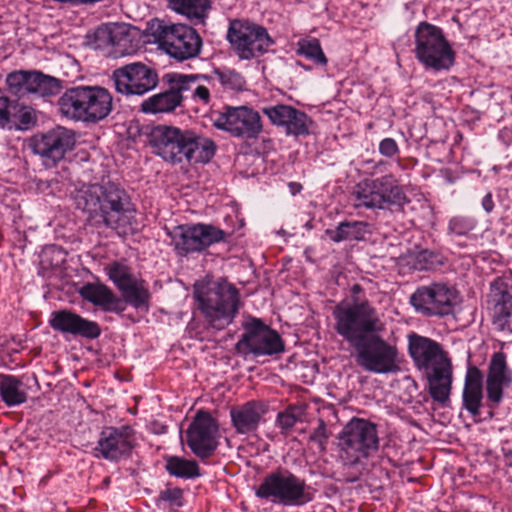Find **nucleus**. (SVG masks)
I'll return each instance as SVG.
<instances>
[{
    "mask_svg": "<svg viewBox=\"0 0 512 512\" xmlns=\"http://www.w3.org/2000/svg\"><path fill=\"white\" fill-rule=\"evenodd\" d=\"M351 301H340L332 311L334 330L349 346L359 367L375 374H392L400 370L399 350L381 336L385 329L377 308L358 295L360 284L351 289Z\"/></svg>",
    "mask_w": 512,
    "mask_h": 512,
    "instance_id": "nucleus-1",
    "label": "nucleus"
},
{
    "mask_svg": "<svg viewBox=\"0 0 512 512\" xmlns=\"http://www.w3.org/2000/svg\"><path fill=\"white\" fill-rule=\"evenodd\" d=\"M74 203L95 228L124 229L132 224L136 206L129 193L114 182L91 184L76 190Z\"/></svg>",
    "mask_w": 512,
    "mask_h": 512,
    "instance_id": "nucleus-2",
    "label": "nucleus"
},
{
    "mask_svg": "<svg viewBox=\"0 0 512 512\" xmlns=\"http://www.w3.org/2000/svg\"><path fill=\"white\" fill-rule=\"evenodd\" d=\"M408 351L414 365L427 377L431 398L446 405L452 390L453 368L441 345L428 337L412 333L408 336Z\"/></svg>",
    "mask_w": 512,
    "mask_h": 512,
    "instance_id": "nucleus-3",
    "label": "nucleus"
},
{
    "mask_svg": "<svg viewBox=\"0 0 512 512\" xmlns=\"http://www.w3.org/2000/svg\"><path fill=\"white\" fill-rule=\"evenodd\" d=\"M194 297L206 321L217 330L230 325L240 308L239 290L224 278L196 284Z\"/></svg>",
    "mask_w": 512,
    "mask_h": 512,
    "instance_id": "nucleus-4",
    "label": "nucleus"
},
{
    "mask_svg": "<svg viewBox=\"0 0 512 512\" xmlns=\"http://www.w3.org/2000/svg\"><path fill=\"white\" fill-rule=\"evenodd\" d=\"M57 104L66 118L95 124L111 113L113 97L104 87L79 85L66 89Z\"/></svg>",
    "mask_w": 512,
    "mask_h": 512,
    "instance_id": "nucleus-5",
    "label": "nucleus"
},
{
    "mask_svg": "<svg viewBox=\"0 0 512 512\" xmlns=\"http://www.w3.org/2000/svg\"><path fill=\"white\" fill-rule=\"evenodd\" d=\"M353 206L357 209H385L391 206L402 208L409 202L398 180L392 174L360 181L351 193Z\"/></svg>",
    "mask_w": 512,
    "mask_h": 512,
    "instance_id": "nucleus-6",
    "label": "nucleus"
},
{
    "mask_svg": "<svg viewBox=\"0 0 512 512\" xmlns=\"http://www.w3.org/2000/svg\"><path fill=\"white\" fill-rule=\"evenodd\" d=\"M150 29L159 47L178 61L192 59L200 54L202 38L193 27L157 19Z\"/></svg>",
    "mask_w": 512,
    "mask_h": 512,
    "instance_id": "nucleus-7",
    "label": "nucleus"
},
{
    "mask_svg": "<svg viewBox=\"0 0 512 512\" xmlns=\"http://www.w3.org/2000/svg\"><path fill=\"white\" fill-rule=\"evenodd\" d=\"M338 440L341 457L348 465H356L368 459L380 446L377 425L356 417L343 427Z\"/></svg>",
    "mask_w": 512,
    "mask_h": 512,
    "instance_id": "nucleus-8",
    "label": "nucleus"
},
{
    "mask_svg": "<svg viewBox=\"0 0 512 512\" xmlns=\"http://www.w3.org/2000/svg\"><path fill=\"white\" fill-rule=\"evenodd\" d=\"M255 494L258 498L273 503L293 506L304 505L314 498L313 493L307 489L305 480L283 468L266 475Z\"/></svg>",
    "mask_w": 512,
    "mask_h": 512,
    "instance_id": "nucleus-9",
    "label": "nucleus"
},
{
    "mask_svg": "<svg viewBox=\"0 0 512 512\" xmlns=\"http://www.w3.org/2000/svg\"><path fill=\"white\" fill-rule=\"evenodd\" d=\"M415 57L426 68L449 70L455 61V52L441 28L420 22L415 30Z\"/></svg>",
    "mask_w": 512,
    "mask_h": 512,
    "instance_id": "nucleus-10",
    "label": "nucleus"
},
{
    "mask_svg": "<svg viewBox=\"0 0 512 512\" xmlns=\"http://www.w3.org/2000/svg\"><path fill=\"white\" fill-rule=\"evenodd\" d=\"M227 40L242 60H251L268 52L274 44L267 29L247 19H234L229 23Z\"/></svg>",
    "mask_w": 512,
    "mask_h": 512,
    "instance_id": "nucleus-11",
    "label": "nucleus"
},
{
    "mask_svg": "<svg viewBox=\"0 0 512 512\" xmlns=\"http://www.w3.org/2000/svg\"><path fill=\"white\" fill-rule=\"evenodd\" d=\"M210 119L218 130L243 140L257 139L263 131L260 114L245 105H225L221 110H212Z\"/></svg>",
    "mask_w": 512,
    "mask_h": 512,
    "instance_id": "nucleus-12",
    "label": "nucleus"
},
{
    "mask_svg": "<svg viewBox=\"0 0 512 512\" xmlns=\"http://www.w3.org/2000/svg\"><path fill=\"white\" fill-rule=\"evenodd\" d=\"M179 256L201 253L210 246L226 241L229 233L212 224H184L175 227L170 234Z\"/></svg>",
    "mask_w": 512,
    "mask_h": 512,
    "instance_id": "nucleus-13",
    "label": "nucleus"
},
{
    "mask_svg": "<svg viewBox=\"0 0 512 512\" xmlns=\"http://www.w3.org/2000/svg\"><path fill=\"white\" fill-rule=\"evenodd\" d=\"M457 290L442 282L418 287L410 297L414 309L426 317H445L453 314L457 303Z\"/></svg>",
    "mask_w": 512,
    "mask_h": 512,
    "instance_id": "nucleus-14",
    "label": "nucleus"
},
{
    "mask_svg": "<svg viewBox=\"0 0 512 512\" xmlns=\"http://www.w3.org/2000/svg\"><path fill=\"white\" fill-rule=\"evenodd\" d=\"M238 353L254 356L279 354L284 351V343L277 331L260 319L253 318L244 325V333L235 345Z\"/></svg>",
    "mask_w": 512,
    "mask_h": 512,
    "instance_id": "nucleus-15",
    "label": "nucleus"
},
{
    "mask_svg": "<svg viewBox=\"0 0 512 512\" xmlns=\"http://www.w3.org/2000/svg\"><path fill=\"white\" fill-rule=\"evenodd\" d=\"M112 80L118 93L125 96H143L154 90L159 77L156 69L142 62H133L115 69Z\"/></svg>",
    "mask_w": 512,
    "mask_h": 512,
    "instance_id": "nucleus-16",
    "label": "nucleus"
},
{
    "mask_svg": "<svg viewBox=\"0 0 512 512\" xmlns=\"http://www.w3.org/2000/svg\"><path fill=\"white\" fill-rule=\"evenodd\" d=\"M135 445V431L130 425L107 426L100 432L94 448V456L118 463L131 456Z\"/></svg>",
    "mask_w": 512,
    "mask_h": 512,
    "instance_id": "nucleus-17",
    "label": "nucleus"
},
{
    "mask_svg": "<svg viewBox=\"0 0 512 512\" xmlns=\"http://www.w3.org/2000/svg\"><path fill=\"white\" fill-rule=\"evenodd\" d=\"M76 144L75 132L57 126L45 133L30 138L29 146L34 154L39 155L46 165H54L64 159Z\"/></svg>",
    "mask_w": 512,
    "mask_h": 512,
    "instance_id": "nucleus-18",
    "label": "nucleus"
},
{
    "mask_svg": "<svg viewBox=\"0 0 512 512\" xmlns=\"http://www.w3.org/2000/svg\"><path fill=\"white\" fill-rule=\"evenodd\" d=\"M189 129L158 125L149 135V144L156 155L164 161L176 164L186 157V143Z\"/></svg>",
    "mask_w": 512,
    "mask_h": 512,
    "instance_id": "nucleus-19",
    "label": "nucleus"
},
{
    "mask_svg": "<svg viewBox=\"0 0 512 512\" xmlns=\"http://www.w3.org/2000/svg\"><path fill=\"white\" fill-rule=\"evenodd\" d=\"M218 424L209 412L200 410L186 431L187 445L200 459L211 457L218 446Z\"/></svg>",
    "mask_w": 512,
    "mask_h": 512,
    "instance_id": "nucleus-20",
    "label": "nucleus"
},
{
    "mask_svg": "<svg viewBox=\"0 0 512 512\" xmlns=\"http://www.w3.org/2000/svg\"><path fill=\"white\" fill-rule=\"evenodd\" d=\"M488 297L492 324L498 331L512 333V279L496 278L490 284Z\"/></svg>",
    "mask_w": 512,
    "mask_h": 512,
    "instance_id": "nucleus-21",
    "label": "nucleus"
},
{
    "mask_svg": "<svg viewBox=\"0 0 512 512\" xmlns=\"http://www.w3.org/2000/svg\"><path fill=\"white\" fill-rule=\"evenodd\" d=\"M512 384V371L507 364L505 353L495 352L488 364L485 391L486 405L489 409L498 408L504 398L505 389Z\"/></svg>",
    "mask_w": 512,
    "mask_h": 512,
    "instance_id": "nucleus-22",
    "label": "nucleus"
},
{
    "mask_svg": "<svg viewBox=\"0 0 512 512\" xmlns=\"http://www.w3.org/2000/svg\"><path fill=\"white\" fill-rule=\"evenodd\" d=\"M50 327L63 335H71L88 340L97 339L101 335L100 325L70 310L53 311L49 318Z\"/></svg>",
    "mask_w": 512,
    "mask_h": 512,
    "instance_id": "nucleus-23",
    "label": "nucleus"
},
{
    "mask_svg": "<svg viewBox=\"0 0 512 512\" xmlns=\"http://www.w3.org/2000/svg\"><path fill=\"white\" fill-rule=\"evenodd\" d=\"M179 73H168L164 80L169 87L165 91L154 94L141 103V111L146 114L168 113L174 111L188 97L183 95Z\"/></svg>",
    "mask_w": 512,
    "mask_h": 512,
    "instance_id": "nucleus-24",
    "label": "nucleus"
},
{
    "mask_svg": "<svg viewBox=\"0 0 512 512\" xmlns=\"http://www.w3.org/2000/svg\"><path fill=\"white\" fill-rule=\"evenodd\" d=\"M267 409L268 406L265 402L257 400L233 406L230 409V417L236 432L249 434L256 431Z\"/></svg>",
    "mask_w": 512,
    "mask_h": 512,
    "instance_id": "nucleus-25",
    "label": "nucleus"
},
{
    "mask_svg": "<svg viewBox=\"0 0 512 512\" xmlns=\"http://www.w3.org/2000/svg\"><path fill=\"white\" fill-rule=\"evenodd\" d=\"M484 375L477 366H468L462 391V408L472 417L481 415Z\"/></svg>",
    "mask_w": 512,
    "mask_h": 512,
    "instance_id": "nucleus-26",
    "label": "nucleus"
},
{
    "mask_svg": "<svg viewBox=\"0 0 512 512\" xmlns=\"http://www.w3.org/2000/svg\"><path fill=\"white\" fill-rule=\"evenodd\" d=\"M78 292L84 300L100 307L105 312L121 314L126 309L121 298L105 284L86 283Z\"/></svg>",
    "mask_w": 512,
    "mask_h": 512,
    "instance_id": "nucleus-27",
    "label": "nucleus"
},
{
    "mask_svg": "<svg viewBox=\"0 0 512 512\" xmlns=\"http://www.w3.org/2000/svg\"><path fill=\"white\" fill-rule=\"evenodd\" d=\"M216 143L208 137L189 130L186 143V157L188 163H208L215 155Z\"/></svg>",
    "mask_w": 512,
    "mask_h": 512,
    "instance_id": "nucleus-28",
    "label": "nucleus"
},
{
    "mask_svg": "<svg viewBox=\"0 0 512 512\" xmlns=\"http://www.w3.org/2000/svg\"><path fill=\"white\" fill-rule=\"evenodd\" d=\"M169 6L179 14L186 16L194 25H205L211 0H168Z\"/></svg>",
    "mask_w": 512,
    "mask_h": 512,
    "instance_id": "nucleus-29",
    "label": "nucleus"
},
{
    "mask_svg": "<svg viewBox=\"0 0 512 512\" xmlns=\"http://www.w3.org/2000/svg\"><path fill=\"white\" fill-rule=\"evenodd\" d=\"M365 221H342L334 229H326L325 235L334 243L343 241H361L368 232Z\"/></svg>",
    "mask_w": 512,
    "mask_h": 512,
    "instance_id": "nucleus-30",
    "label": "nucleus"
},
{
    "mask_svg": "<svg viewBox=\"0 0 512 512\" xmlns=\"http://www.w3.org/2000/svg\"><path fill=\"white\" fill-rule=\"evenodd\" d=\"M95 39L99 47H112L115 54L124 55L130 42L129 34L118 28L100 26L95 31Z\"/></svg>",
    "mask_w": 512,
    "mask_h": 512,
    "instance_id": "nucleus-31",
    "label": "nucleus"
},
{
    "mask_svg": "<svg viewBox=\"0 0 512 512\" xmlns=\"http://www.w3.org/2000/svg\"><path fill=\"white\" fill-rule=\"evenodd\" d=\"M123 303L129 304L135 309L148 311L151 294L143 279L134 278L132 281L121 287Z\"/></svg>",
    "mask_w": 512,
    "mask_h": 512,
    "instance_id": "nucleus-32",
    "label": "nucleus"
},
{
    "mask_svg": "<svg viewBox=\"0 0 512 512\" xmlns=\"http://www.w3.org/2000/svg\"><path fill=\"white\" fill-rule=\"evenodd\" d=\"M23 383L13 375H0V398L7 407L19 406L27 401Z\"/></svg>",
    "mask_w": 512,
    "mask_h": 512,
    "instance_id": "nucleus-33",
    "label": "nucleus"
},
{
    "mask_svg": "<svg viewBox=\"0 0 512 512\" xmlns=\"http://www.w3.org/2000/svg\"><path fill=\"white\" fill-rule=\"evenodd\" d=\"M178 78L182 87L183 95H188L195 101H200L203 104H208L210 101V90L202 84L206 78L202 75H187L179 73Z\"/></svg>",
    "mask_w": 512,
    "mask_h": 512,
    "instance_id": "nucleus-34",
    "label": "nucleus"
},
{
    "mask_svg": "<svg viewBox=\"0 0 512 512\" xmlns=\"http://www.w3.org/2000/svg\"><path fill=\"white\" fill-rule=\"evenodd\" d=\"M36 70H15L6 76V85L11 94L24 96L32 93Z\"/></svg>",
    "mask_w": 512,
    "mask_h": 512,
    "instance_id": "nucleus-35",
    "label": "nucleus"
},
{
    "mask_svg": "<svg viewBox=\"0 0 512 512\" xmlns=\"http://www.w3.org/2000/svg\"><path fill=\"white\" fill-rule=\"evenodd\" d=\"M165 468L170 475L177 478L191 479L201 475L198 463L195 460L178 456L167 458Z\"/></svg>",
    "mask_w": 512,
    "mask_h": 512,
    "instance_id": "nucleus-36",
    "label": "nucleus"
},
{
    "mask_svg": "<svg viewBox=\"0 0 512 512\" xmlns=\"http://www.w3.org/2000/svg\"><path fill=\"white\" fill-rule=\"evenodd\" d=\"M33 88L31 94H37L41 97H52L58 95L64 88L63 81L44 74L36 70L35 77L33 78Z\"/></svg>",
    "mask_w": 512,
    "mask_h": 512,
    "instance_id": "nucleus-37",
    "label": "nucleus"
},
{
    "mask_svg": "<svg viewBox=\"0 0 512 512\" xmlns=\"http://www.w3.org/2000/svg\"><path fill=\"white\" fill-rule=\"evenodd\" d=\"M305 409L298 405H289L277 414L275 424L283 436H288L298 422H302Z\"/></svg>",
    "mask_w": 512,
    "mask_h": 512,
    "instance_id": "nucleus-38",
    "label": "nucleus"
},
{
    "mask_svg": "<svg viewBox=\"0 0 512 512\" xmlns=\"http://www.w3.org/2000/svg\"><path fill=\"white\" fill-rule=\"evenodd\" d=\"M312 123L313 121L305 112L294 108L282 127L285 129L287 135L296 137L307 136L310 134L309 127Z\"/></svg>",
    "mask_w": 512,
    "mask_h": 512,
    "instance_id": "nucleus-39",
    "label": "nucleus"
},
{
    "mask_svg": "<svg viewBox=\"0 0 512 512\" xmlns=\"http://www.w3.org/2000/svg\"><path fill=\"white\" fill-rule=\"evenodd\" d=\"M412 267L418 271L433 270L444 264V257L440 252L423 249L412 257Z\"/></svg>",
    "mask_w": 512,
    "mask_h": 512,
    "instance_id": "nucleus-40",
    "label": "nucleus"
},
{
    "mask_svg": "<svg viewBox=\"0 0 512 512\" xmlns=\"http://www.w3.org/2000/svg\"><path fill=\"white\" fill-rule=\"evenodd\" d=\"M297 53L317 65L325 66L327 64V58L321 48L320 41L316 38L299 41Z\"/></svg>",
    "mask_w": 512,
    "mask_h": 512,
    "instance_id": "nucleus-41",
    "label": "nucleus"
},
{
    "mask_svg": "<svg viewBox=\"0 0 512 512\" xmlns=\"http://www.w3.org/2000/svg\"><path fill=\"white\" fill-rule=\"evenodd\" d=\"M105 271L118 290L135 278L129 266L119 261L108 264Z\"/></svg>",
    "mask_w": 512,
    "mask_h": 512,
    "instance_id": "nucleus-42",
    "label": "nucleus"
},
{
    "mask_svg": "<svg viewBox=\"0 0 512 512\" xmlns=\"http://www.w3.org/2000/svg\"><path fill=\"white\" fill-rule=\"evenodd\" d=\"M15 113H12V127L20 130H26L36 122L34 110L31 107L24 106L16 101Z\"/></svg>",
    "mask_w": 512,
    "mask_h": 512,
    "instance_id": "nucleus-43",
    "label": "nucleus"
},
{
    "mask_svg": "<svg viewBox=\"0 0 512 512\" xmlns=\"http://www.w3.org/2000/svg\"><path fill=\"white\" fill-rule=\"evenodd\" d=\"M214 74L222 86L232 90H242L246 84L245 78L232 69H216Z\"/></svg>",
    "mask_w": 512,
    "mask_h": 512,
    "instance_id": "nucleus-44",
    "label": "nucleus"
},
{
    "mask_svg": "<svg viewBox=\"0 0 512 512\" xmlns=\"http://www.w3.org/2000/svg\"><path fill=\"white\" fill-rule=\"evenodd\" d=\"M293 109L294 107L290 105L277 104L262 108V112L273 125L282 127L288 119V116L291 115Z\"/></svg>",
    "mask_w": 512,
    "mask_h": 512,
    "instance_id": "nucleus-45",
    "label": "nucleus"
},
{
    "mask_svg": "<svg viewBox=\"0 0 512 512\" xmlns=\"http://www.w3.org/2000/svg\"><path fill=\"white\" fill-rule=\"evenodd\" d=\"M476 220L468 216H455L450 219L448 231L458 236L467 235L476 227Z\"/></svg>",
    "mask_w": 512,
    "mask_h": 512,
    "instance_id": "nucleus-46",
    "label": "nucleus"
},
{
    "mask_svg": "<svg viewBox=\"0 0 512 512\" xmlns=\"http://www.w3.org/2000/svg\"><path fill=\"white\" fill-rule=\"evenodd\" d=\"M15 103L0 89V128H12V113H15Z\"/></svg>",
    "mask_w": 512,
    "mask_h": 512,
    "instance_id": "nucleus-47",
    "label": "nucleus"
},
{
    "mask_svg": "<svg viewBox=\"0 0 512 512\" xmlns=\"http://www.w3.org/2000/svg\"><path fill=\"white\" fill-rule=\"evenodd\" d=\"M159 499L168 502L172 507L183 505V491L180 488H166L159 494Z\"/></svg>",
    "mask_w": 512,
    "mask_h": 512,
    "instance_id": "nucleus-48",
    "label": "nucleus"
},
{
    "mask_svg": "<svg viewBox=\"0 0 512 512\" xmlns=\"http://www.w3.org/2000/svg\"><path fill=\"white\" fill-rule=\"evenodd\" d=\"M329 437L330 432L327 429L326 423L323 419H319L318 426L310 434L309 440L317 443L322 449H324Z\"/></svg>",
    "mask_w": 512,
    "mask_h": 512,
    "instance_id": "nucleus-49",
    "label": "nucleus"
},
{
    "mask_svg": "<svg viewBox=\"0 0 512 512\" xmlns=\"http://www.w3.org/2000/svg\"><path fill=\"white\" fill-rule=\"evenodd\" d=\"M399 151V146L393 138H384L379 143V153L385 157L392 158L398 155Z\"/></svg>",
    "mask_w": 512,
    "mask_h": 512,
    "instance_id": "nucleus-50",
    "label": "nucleus"
},
{
    "mask_svg": "<svg viewBox=\"0 0 512 512\" xmlns=\"http://www.w3.org/2000/svg\"><path fill=\"white\" fill-rule=\"evenodd\" d=\"M482 207L486 213H491L494 209V201L492 194L488 192L482 199Z\"/></svg>",
    "mask_w": 512,
    "mask_h": 512,
    "instance_id": "nucleus-51",
    "label": "nucleus"
},
{
    "mask_svg": "<svg viewBox=\"0 0 512 512\" xmlns=\"http://www.w3.org/2000/svg\"><path fill=\"white\" fill-rule=\"evenodd\" d=\"M288 186L292 195H296L302 190V185L298 182H290Z\"/></svg>",
    "mask_w": 512,
    "mask_h": 512,
    "instance_id": "nucleus-52",
    "label": "nucleus"
}]
</instances>
